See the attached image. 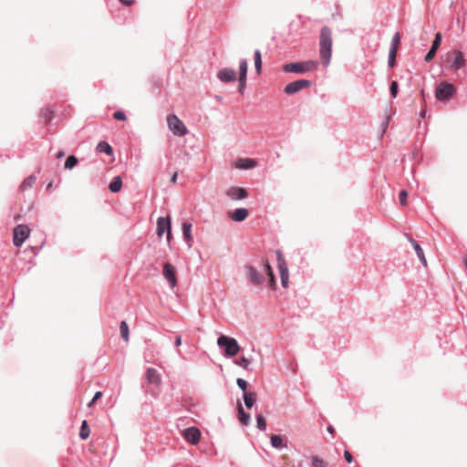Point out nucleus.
I'll use <instances>...</instances> for the list:
<instances>
[{"instance_id":"bb28decb","label":"nucleus","mask_w":467,"mask_h":467,"mask_svg":"<svg viewBox=\"0 0 467 467\" xmlns=\"http://www.w3.org/2000/svg\"><path fill=\"white\" fill-rule=\"evenodd\" d=\"M36 177L35 175H29L26 177L20 184V190L26 191L27 189L32 188L33 184L36 182Z\"/></svg>"},{"instance_id":"9b49d317","label":"nucleus","mask_w":467,"mask_h":467,"mask_svg":"<svg viewBox=\"0 0 467 467\" xmlns=\"http://www.w3.org/2000/svg\"><path fill=\"white\" fill-rule=\"evenodd\" d=\"M312 86V82L307 79H298L293 82L288 83L285 87L284 91L288 94H296L302 90L303 88H309Z\"/></svg>"},{"instance_id":"5701e85b","label":"nucleus","mask_w":467,"mask_h":467,"mask_svg":"<svg viewBox=\"0 0 467 467\" xmlns=\"http://www.w3.org/2000/svg\"><path fill=\"white\" fill-rule=\"evenodd\" d=\"M237 410H238V419H239V421L244 424V425H247L249 424L250 422V420H251V417H250V414L249 413H246L242 406V404L240 402H238V407H237Z\"/></svg>"},{"instance_id":"c756f323","label":"nucleus","mask_w":467,"mask_h":467,"mask_svg":"<svg viewBox=\"0 0 467 467\" xmlns=\"http://www.w3.org/2000/svg\"><path fill=\"white\" fill-rule=\"evenodd\" d=\"M254 67L256 72L259 74L262 69V55L259 49L254 50Z\"/></svg>"},{"instance_id":"f03ea898","label":"nucleus","mask_w":467,"mask_h":467,"mask_svg":"<svg viewBox=\"0 0 467 467\" xmlns=\"http://www.w3.org/2000/svg\"><path fill=\"white\" fill-rule=\"evenodd\" d=\"M217 345L223 349L224 355L229 358L236 356L240 350L237 340L225 335H221L217 338Z\"/></svg>"},{"instance_id":"20e7f679","label":"nucleus","mask_w":467,"mask_h":467,"mask_svg":"<svg viewBox=\"0 0 467 467\" xmlns=\"http://www.w3.org/2000/svg\"><path fill=\"white\" fill-rule=\"evenodd\" d=\"M447 62L448 67L453 70L458 71L461 68L464 67L466 65V60L464 57V54L460 50H451L447 53Z\"/></svg>"},{"instance_id":"680f3d73","label":"nucleus","mask_w":467,"mask_h":467,"mask_svg":"<svg viewBox=\"0 0 467 467\" xmlns=\"http://www.w3.org/2000/svg\"><path fill=\"white\" fill-rule=\"evenodd\" d=\"M464 265H465V267L467 269V257L464 259Z\"/></svg>"},{"instance_id":"72a5a7b5","label":"nucleus","mask_w":467,"mask_h":467,"mask_svg":"<svg viewBox=\"0 0 467 467\" xmlns=\"http://www.w3.org/2000/svg\"><path fill=\"white\" fill-rule=\"evenodd\" d=\"M327 462L318 456H313L310 467H327Z\"/></svg>"},{"instance_id":"4d7b16f0","label":"nucleus","mask_w":467,"mask_h":467,"mask_svg":"<svg viewBox=\"0 0 467 467\" xmlns=\"http://www.w3.org/2000/svg\"><path fill=\"white\" fill-rule=\"evenodd\" d=\"M420 95H421L422 99L425 100L426 95H425L424 89L420 90Z\"/></svg>"},{"instance_id":"b1692460","label":"nucleus","mask_w":467,"mask_h":467,"mask_svg":"<svg viewBox=\"0 0 467 467\" xmlns=\"http://www.w3.org/2000/svg\"><path fill=\"white\" fill-rule=\"evenodd\" d=\"M97 150L99 153H106L109 156H112L113 155V149H112V147L107 141H104V140H101V141H99L98 143Z\"/></svg>"},{"instance_id":"1a4fd4ad","label":"nucleus","mask_w":467,"mask_h":467,"mask_svg":"<svg viewBox=\"0 0 467 467\" xmlns=\"http://www.w3.org/2000/svg\"><path fill=\"white\" fill-rule=\"evenodd\" d=\"M169 129L178 136H184L187 133V128L176 115H170L167 118Z\"/></svg>"},{"instance_id":"864d4df0","label":"nucleus","mask_w":467,"mask_h":467,"mask_svg":"<svg viewBox=\"0 0 467 467\" xmlns=\"http://www.w3.org/2000/svg\"><path fill=\"white\" fill-rule=\"evenodd\" d=\"M327 432H328V433H330V434H334V432H335V429H334V427H333L332 425H328V426L327 427Z\"/></svg>"},{"instance_id":"a211bd4d","label":"nucleus","mask_w":467,"mask_h":467,"mask_svg":"<svg viewBox=\"0 0 467 467\" xmlns=\"http://www.w3.org/2000/svg\"><path fill=\"white\" fill-rule=\"evenodd\" d=\"M408 240L411 244L412 247L414 248L415 253H416L419 260L420 261V263L424 266H427V260H426L423 249L421 248L420 244L415 239H413L411 236H408Z\"/></svg>"},{"instance_id":"79ce46f5","label":"nucleus","mask_w":467,"mask_h":467,"mask_svg":"<svg viewBox=\"0 0 467 467\" xmlns=\"http://www.w3.org/2000/svg\"><path fill=\"white\" fill-rule=\"evenodd\" d=\"M408 192L405 190H401L399 194L400 203L404 206L407 204Z\"/></svg>"},{"instance_id":"37998d69","label":"nucleus","mask_w":467,"mask_h":467,"mask_svg":"<svg viewBox=\"0 0 467 467\" xmlns=\"http://www.w3.org/2000/svg\"><path fill=\"white\" fill-rule=\"evenodd\" d=\"M113 118L116 120H125L127 119L126 114L122 110H117L113 113Z\"/></svg>"},{"instance_id":"13d9d810","label":"nucleus","mask_w":467,"mask_h":467,"mask_svg":"<svg viewBox=\"0 0 467 467\" xmlns=\"http://www.w3.org/2000/svg\"><path fill=\"white\" fill-rule=\"evenodd\" d=\"M176 181H177V173H174V174L172 175V177H171V182H176Z\"/></svg>"},{"instance_id":"de8ad7c7","label":"nucleus","mask_w":467,"mask_h":467,"mask_svg":"<svg viewBox=\"0 0 467 467\" xmlns=\"http://www.w3.org/2000/svg\"><path fill=\"white\" fill-rule=\"evenodd\" d=\"M344 458H345L346 462L348 463H351L354 461L353 456L348 450L344 451Z\"/></svg>"},{"instance_id":"39448f33","label":"nucleus","mask_w":467,"mask_h":467,"mask_svg":"<svg viewBox=\"0 0 467 467\" xmlns=\"http://www.w3.org/2000/svg\"><path fill=\"white\" fill-rule=\"evenodd\" d=\"M455 92L456 88L453 84L442 81L435 88V98L439 101H446L452 98Z\"/></svg>"},{"instance_id":"4468645a","label":"nucleus","mask_w":467,"mask_h":467,"mask_svg":"<svg viewBox=\"0 0 467 467\" xmlns=\"http://www.w3.org/2000/svg\"><path fill=\"white\" fill-rule=\"evenodd\" d=\"M226 195L233 201L245 199L248 196V192L243 187H230L226 191Z\"/></svg>"},{"instance_id":"393cba45","label":"nucleus","mask_w":467,"mask_h":467,"mask_svg":"<svg viewBox=\"0 0 467 467\" xmlns=\"http://www.w3.org/2000/svg\"><path fill=\"white\" fill-rule=\"evenodd\" d=\"M122 186V180L120 176H116L112 179V181L109 184V190L111 192H119Z\"/></svg>"},{"instance_id":"cd10ccee","label":"nucleus","mask_w":467,"mask_h":467,"mask_svg":"<svg viewBox=\"0 0 467 467\" xmlns=\"http://www.w3.org/2000/svg\"><path fill=\"white\" fill-rule=\"evenodd\" d=\"M54 116V110L49 108H44L41 109L40 117L43 119L45 123H49Z\"/></svg>"},{"instance_id":"e433bc0d","label":"nucleus","mask_w":467,"mask_h":467,"mask_svg":"<svg viewBox=\"0 0 467 467\" xmlns=\"http://www.w3.org/2000/svg\"><path fill=\"white\" fill-rule=\"evenodd\" d=\"M396 56H397V51L389 49V58H388V66L389 67H394V66L396 65Z\"/></svg>"},{"instance_id":"4c0bfd02","label":"nucleus","mask_w":467,"mask_h":467,"mask_svg":"<svg viewBox=\"0 0 467 467\" xmlns=\"http://www.w3.org/2000/svg\"><path fill=\"white\" fill-rule=\"evenodd\" d=\"M389 92L393 99L397 98L398 92H399V84L397 81H395V80L391 81L390 86H389Z\"/></svg>"},{"instance_id":"9d476101","label":"nucleus","mask_w":467,"mask_h":467,"mask_svg":"<svg viewBox=\"0 0 467 467\" xmlns=\"http://www.w3.org/2000/svg\"><path fill=\"white\" fill-rule=\"evenodd\" d=\"M164 233H167V241L170 242L171 236V220L169 216L159 217L157 220V235L161 237Z\"/></svg>"},{"instance_id":"ea45409f","label":"nucleus","mask_w":467,"mask_h":467,"mask_svg":"<svg viewBox=\"0 0 467 467\" xmlns=\"http://www.w3.org/2000/svg\"><path fill=\"white\" fill-rule=\"evenodd\" d=\"M235 364L242 367L244 369H248L250 361L244 356L241 357L239 359L235 360Z\"/></svg>"},{"instance_id":"7c9ffc66","label":"nucleus","mask_w":467,"mask_h":467,"mask_svg":"<svg viewBox=\"0 0 467 467\" xmlns=\"http://www.w3.org/2000/svg\"><path fill=\"white\" fill-rule=\"evenodd\" d=\"M78 164V160L75 155H70L67 158L65 162V169L72 170Z\"/></svg>"},{"instance_id":"09e8293b","label":"nucleus","mask_w":467,"mask_h":467,"mask_svg":"<svg viewBox=\"0 0 467 467\" xmlns=\"http://www.w3.org/2000/svg\"><path fill=\"white\" fill-rule=\"evenodd\" d=\"M100 397H102V392L101 391H97L95 393L93 399L88 403V407H91L97 401V400H99Z\"/></svg>"},{"instance_id":"f257e3e1","label":"nucleus","mask_w":467,"mask_h":467,"mask_svg":"<svg viewBox=\"0 0 467 467\" xmlns=\"http://www.w3.org/2000/svg\"><path fill=\"white\" fill-rule=\"evenodd\" d=\"M319 54L322 64L327 67L331 59L332 52V34L327 26H323L320 31Z\"/></svg>"},{"instance_id":"4be33fe9","label":"nucleus","mask_w":467,"mask_h":467,"mask_svg":"<svg viewBox=\"0 0 467 467\" xmlns=\"http://www.w3.org/2000/svg\"><path fill=\"white\" fill-rule=\"evenodd\" d=\"M255 166L256 161L253 159H240L236 163L237 168L244 170L253 169Z\"/></svg>"},{"instance_id":"423d86ee","label":"nucleus","mask_w":467,"mask_h":467,"mask_svg":"<svg viewBox=\"0 0 467 467\" xmlns=\"http://www.w3.org/2000/svg\"><path fill=\"white\" fill-rule=\"evenodd\" d=\"M244 271L250 284L255 287H261L265 282V275L252 265H245Z\"/></svg>"},{"instance_id":"aec40b11","label":"nucleus","mask_w":467,"mask_h":467,"mask_svg":"<svg viewBox=\"0 0 467 467\" xmlns=\"http://www.w3.org/2000/svg\"><path fill=\"white\" fill-rule=\"evenodd\" d=\"M192 223L190 222H188V221H184L182 223V230L183 239L185 240L186 243H188V246L189 247L192 246L191 242L192 241Z\"/></svg>"},{"instance_id":"2eb2a0df","label":"nucleus","mask_w":467,"mask_h":467,"mask_svg":"<svg viewBox=\"0 0 467 467\" xmlns=\"http://www.w3.org/2000/svg\"><path fill=\"white\" fill-rule=\"evenodd\" d=\"M441 40H442L441 34L440 32L436 33L434 40L432 41V45L424 57V60L426 62H431L434 58L436 52L441 44Z\"/></svg>"},{"instance_id":"a878e982","label":"nucleus","mask_w":467,"mask_h":467,"mask_svg":"<svg viewBox=\"0 0 467 467\" xmlns=\"http://www.w3.org/2000/svg\"><path fill=\"white\" fill-rule=\"evenodd\" d=\"M271 445L275 449H283L284 447H286V445L284 443V440L282 436L275 434L270 437Z\"/></svg>"},{"instance_id":"dca6fc26","label":"nucleus","mask_w":467,"mask_h":467,"mask_svg":"<svg viewBox=\"0 0 467 467\" xmlns=\"http://www.w3.org/2000/svg\"><path fill=\"white\" fill-rule=\"evenodd\" d=\"M146 379L149 384L159 387L161 384V377L159 371L154 368H148L146 371Z\"/></svg>"},{"instance_id":"5fc2aeb1","label":"nucleus","mask_w":467,"mask_h":467,"mask_svg":"<svg viewBox=\"0 0 467 467\" xmlns=\"http://www.w3.org/2000/svg\"><path fill=\"white\" fill-rule=\"evenodd\" d=\"M420 116L421 118H426L427 117V110L426 109H421L420 112Z\"/></svg>"},{"instance_id":"8fccbe9b","label":"nucleus","mask_w":467,"mask_h":467,"mask_svg":"<svg viewBox=\"0 0 467 467\" xmlns=\"http://www.w3.org/2000/svg\"><path fill=\"white\" fill-rule=\"evenodd\" d=\"M123 5L130 6L135 0H119Z\"/></svg>"},{"instance_id":"6e6552de","label":"nucleus","mask_w":467,"mask_h":467,"mask_svg":"<svg viewBox=\"0 0 467 467\" xmlns=\"http://www.w3.org/2000/svg\"><path fill=\"white\" fill-rule=\"evenodd\" d=\"M30 229L26 224H18L14 229L13 243L15 246H21L24 242L28 238Z\"/></svg>"},{"instance_id":"ddd939ff","label":"nucleus","mask_w":467,"mask_h":467,"mask_svg":"<svg viewBox=\"0 0 467 467\" xmlns=\"http://www.w3.org/2000/svg\"><path fill=\"white\" fill-rule=\"evenodd\" d=\"M182 437L192 444H197L201 439V431L196 427H189L183 431Z\"/></svg>"},{"instance_id":"6ab92c4d","label":"nucleus","mask_w":467,"mask_h":467,"mask_svg":"<svg viewBox=\"0 0 467 467\" xmlns=\"http://www.w3.org/2000/svg\"><path fill=\"white\" fill-rule=\"evenodd\" d=\"M249 215V212L246 208H236L234 212H232L229 214V217L234 222H243L244 221Z\"/></svg>"},{"instance_id":"412c9836","label":"nucleus","mask_w":467,"mask_h":467,"mask_svg":"<svg viewBox=\"0 0 467 467\" xmlns=\"http://www.w3.org/2000/svg\"><path fill=\"white\" fill-rule=\"evenodd\" d=\"M243 398H244L245 407L248 410H251L256 402L255 393L251 392V391H244V393H243Z\"/></svg>"},{"instance_id":"2f4dec72","label":"nucleus","mask_w":467,"mask_h":467,"mask_svg":"<svg viewBox=\"0 0 467 467\" xmlns=\"http://www.w3.org/2000/svg\"><path fill=\"white\" fill-rule=\"evenodd\" d=\"M248 64L246 59H242L239 63V78H247Z\"/></svg>"},{"instance_id":"f8f14e48","label":"nucleus","mask_w":467,"mask_h":467,"mask_svg":"<svg viewBox=\"0 0 467 467\" xmlns=\"http://www.w3.org/2000/svg\"><path fill=\"white\" fill-rule=\"evenodd\" d=\"M162 274L168 281L170 286L173 288L177 285L176 271L174 266L170 263H165L162 269Z\"/></svg>"},{"instance_id":"58836bf2","label":"nucleus","mask_w":467,"mask_h":467,"mask_svg":"<svg viewBox=\"0 0 467 467\" xmlns=\"http://www.w3.org/2000/svg\"><path fill=\"white\" fill-rule=\"evenodd\" d=\"M262 265L267 276L273 275L274 270L267 259H263Z\"/></svg>"},{"instance_id":"c9c22d12","label":"nucleus","mask_w":467,"mask_h":467,"mask_svg":"<svg viewBox=\"0 0 467 467\" xmlns=\"http://www.w3.org/2000/svg\"><path fill=\"white\" fill-rule=\"evenodd\" d=\"M400 42V36L398 32H396L391 39L389 49L397 51Z\"/></svg>"},{"instance_id":"bf43d9fd","label":"nucleus","mask_w":467,"mask_h":467,"mask_svg":"<svg viewBox=\"0 0 467 467\" xmlns=\"http://www.w3.org/2000/svg\"><path fill=\"white\" fill-rule=\"evenodd\" d=\"M52 185H53V183H52V182H49V183L47 184V189L48 190V189L52 188Z\"/></svg>"},{"instance_id":"3c124183","label":"nucleus","mask_w":467,"mask_h":467,"mask_svg":"<svg viewBox=\"0 0 467 467\" xmlns=\"http://www.w3.org/2000/svg\"><path fill=\"white\" fill-rule=\"evenodd\" d=\"M182 345V336L178 335L174 340V346L176 348L180 347Z\"/></svg>"},{"instance_id":"6e6d98bb","label":"nucleus","mask_w":467,"mask_h":467,"mask_svg":"<svg viewBox=\"0 0 467 467\" xmlns=\"http://www.w3.org/2000/svg\"><path fill=\"white\" fill-rule=\"evenodd\" d=\"M42 246H43V244H41V245H40V247H38V248L31 247V250L33 251L34 255H36V254H37V253H38L39 249H40Z\"/></svg>"},{"instance_id":"7ed1b4c3","label":"nucleus","mask_w":467,"mask_h":467,"mask_svg":"<svg viewBox=\"0 0 467 467\" xmlns=\"http://www.w3.org/2000/svg\"><path fill=\"white\" fill-rule=\"evenodd\" d=\"M317 65V61L314 60L293 62L284 65L283 70L286 73L304 74L315 68Z\"/></svg>"},{"instance_id":"c85d7f7f","label":"nucleus","mask_w":467,"mask_h":467,"mask_svg":"<svg viewBox=\"0 0 467 467\" xmlns=\"http://www.w3.org/2000/svg\"><path fill=\"white\" fill-rule=\"evenodd\" d=\"M89 433H90V430H89L88 421L87 420H83L82 424H81V427H80V431H79V438L81 440H86V439L88 438Z\"/></svg>"},{"instance_id":"a19ab883","label":"nucleus","mask_w":467,"mask_h":467,"mask_svg":"<svg viewBox=\"0 0 467 467\" xmlns=\"http://www.w3.org/2000/svg\"><path fill=\"white\" fill-rule=\"evenodd\" d=\"M236 384H237L238 388L243 391V393H244V391H246L248 383L245 379L238 378L236 380Z\"/></svg>"},{"instance_id":"603ef678","label":"nucleus","mask_w":467,"mask_h":467,"mask_svg":"<svg viewBox=\"0 0 467 467\" xmlns=\"http://www.w3.org/2000/svg\"><path fill=\"white\" fill-rule=\"evenodd\" d=\"M64 156H65V151L63 150H58L57 153L56 154L57 159H61Z\"/></svg>"},{"instance_id":"0eeeda50","label":"nucleus","mask_w":467,"mask_h":467,"mask_svg":"<svg viewBox=\"0 0 467 467\" xmlns=\"http://www.w3.org/2000/svg\"><path fill=\"white\" fill-rule=\"evenodd\" d=\"M277 265L280 272L281 285L284 288L288 286L289 270L285 259L281 251L276 252Z\"/></svg>"},{"instance_id":"49530a36","label":"nucleus","mask_w":467,"mask_h":467,"mask_svg":"<svg viewBox=\"0 0 467 467\" xmlns=\"http://www.w3.org/2000/svg\"><path fill=\"white\" fill-rule=\"evenodd\" d=\"M268 284H269V286L272 287V288H275V285H276V279H275V274H273V275H269L268 276Z\"/></svg>"},{"instance_id":"052dcab7","label":"nucleus","mask_w":467,"mask_h":467,"mask_svg":"<svg viewBox=\"0 0 467 467\" xmlns=\"http://www.w3.org/2000/svg\"><path fill=\"white\" fill-rule=\"evenodd\" d=\"M216 99H217V100H219V101H221V100H222V97H220V96H216Z\"/></svg>"},{"instance_id":"a18cd8bd","label":"nucleus","mask_w":467,"mask_h":467,"mask_svg":"<svg viewBox=\"0 0 467 467\" xmlns=\"http://www.w3.org/2000/svg\"><path fill=\"white\" fill-rule=\"evenodd\" d=\"M389 119L390 117L389 116H387L385 118V119L382 121L381 123V129H382V134L385 133L386 130L388 129L389 127Z\"/></svg>"},{"instance_id":"f3484780","label":"nucleus","mask_w":467,"mask_h":467,"mask_svg":"<svg viewBox=\"0 0 467 467\" xmlns=\"http://www.w3.org/2000/svg\"><path fill=\"white\" fill-rule=\"evenodd\" d=\"M235 70L230 67H223L217 73V78L224 83H229L235 79Z\"/></svg>"},{"instance_id":"f704fd0d","label":"nucleus","mask_w":467,"mask_h":467,"mask_svg":"<svg viewBox=\"0 0 467 467\" xmlns=\"http://www.w3.org/2000/svg\"><path fill=\"white\" fill-rule=\"evenodd\" d=\"M256 426L260 431L266 430V420L264 416L260 414L256 415Z\"/></svg>"},{"instance_id":"c03bdc74","label":"nucleus","mask_w":467,"mask_h":467,"mask_svg":"<svg viewBox=\"0 0 467 467\" xmlns=\"http://www.w3.org/2000/svg\"><path fill=\"white\" fill-rule=\"evenodd\" d=\"M246 79H247L246 78H239V79H238L239 80L238 92L241 94L244 93V90L246 87Z\"/></svg>"},{"instance_id":"473e14b6","label":"nucleus","mask_w":467,"mask_h":467,"mask_svg":"<svg viewBox=\"0 0 467 467\" xmlns=\"http://www.w3.org/2000/svg\"><path fill=\"white\" fill-rule=\"evenodd\" d=\"M119 331L123 340H125L126 342L129 341V326L125 320L120 322Z\"/></svg>"}]
</instances>
